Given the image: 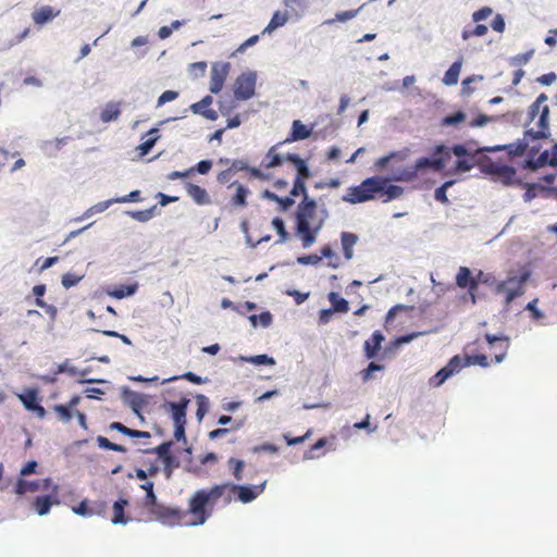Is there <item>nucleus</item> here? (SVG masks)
I'll list each match as a JSON object with an SVG mask.
<instances>
[{
  "instance_id": "27",
  "label": "nucleus",
  "mask_w": 557,
  "mask_h": 557,
  "mask_svg": "<svg viewBox=\"0 0 557 557\" xmlns=\"http://www.w3.org/2000/svg\"><path fill=\"white\" fill-rule=\"evenodd\" d=\"M185 189H186L187 195L194 200V202L196 205L205 206V205L211 203V198H210L208 191L206 190V188H203L197 184L187 182L185 184Z\"/></svg>"
},
{
  "instance_id": "31",
  "label": "nucleus",
  "mask_w": 557,
  "mask_h": 557,
  "mask_svg": "<svg viewBox=\"0 0 557 557\" xmlns=\"http://www.w3.org/2000/svg\"><path fill=\"white\" fill-rule=\"evenodd\" d=\"M39 490V480H26L25 478H17L13 484V492L18 496H24L28 493H35Z\"/></svg>"
},
{
  "instance_id": "44",
  "label": "nucleus",
  "mask_w": 557,
  "mask_h": 557,
  "mask_svg": "<svg viewBox=\"0 0 557 557\" xmlns=\"http://www.w3.org/2000/svg\"><path fill=\"white\" fill-rule=\"evenodd\" d=\"M276 146L271 147L267 152V158H269V162L264 165L267 169H274L282 165L284 162L289 161V152L283 154L275 152Z\"/></svg>"
},
{
  "instance_id": "38",
  "label": "nucleus",
  "mask_w": 557,
  "mask_h": 557,
  "mask_svg": "<svg viewBox=\"0 0 557 557\" xmlns=\"http://www.w3.org/2000/svg\"><path fill=\"white\" fill-rule=\"evenodd\" d=\"M178 380H186L187 382L195 384V385H200V384H203L209 381L208 377H202L193 371H187L180 375H172L170 377L163 379L161 381V384H168V383L175 382Z\"/></svg>"
},
{
  "instance_id": "57",
  "label": "nucleus",
  "mask_w": 557,
  "mask_h": 557,
  "mask_svg": "<svg viewBox=\"0 0 557 557\" xmlns=\"http://www.w3.org/2000/svg\"><path fill=\"white\" fill-rule=\"evenodd\" d=\"M178 116H171L163 120L158 121L141 138L148 136L149 138H157V141L161 138L160 128L161 126L174 122L178 120Z\"/></svg>"
},
{
  "instance_id": "46",
  "label": "nucleus",
  "mask_w": 557,
  "mask_h": 557,
  "mask_svg": "<svg viewBox=\"0 0 557 557\" xmlns=\"http://www.w3.org/2000/svg\"><path fill=\"white\" fill-rule=\"evenodd\" d=\"M162 471L168 480H170L174 473V470L181 467L180 458L174 454L170 457L161 458Z\"/></svg>"
},
{
  "instance_id": "7",
  "label": "nucleus",
  "mask_w": 557,
  "mask_h": 557,
  "mask_svg": "<svg viewBox=\"0 0 557 557\" xmlns=\"http://www.w3.org/2000/svg\"><path fill=\"white\" fill-rule=\"evenodd\" d=\"M484 173L492 174L494 182L500 183L504 186L520 185L517 169L513 165L505 162H494L483 170Z\"/></svg>"
},
{
  "instance_id": "22",
  "label": "nucleus",
  "mask_w": 557,
  "mask_h": 557,
  "mask_svg": "<svg viewBox=\"0 0 557 557\" xmlns=\"http://www.w3.org/2000/svg\"><path fill=\"white\" fill-rule=\"evenodd\" d=\"M420 175L418 169H416V163L411 166H403L393 170L389 174L385 175L391 182H413Z\"/></svg>"
},
{
  "instance_id": "29",
  "label": "nucleus",
  "mask_w": 557,
  "mask_h": 557,
  "mask_svg": "<svg viewBox=\"0 0 557 557\" xmlns=\"http://www.w3.org/2000/svg\"><path fill=\"white\" fill-rule=\"evenodd\" d=\"M359 236L356 233L343 231L341 233V245L344 258L351 260L354 258V246L358 243Z\"/></svg>"
},
{
  "instance_id": "36",
  "label": "nucleus",
  "mask_w": 557,
  "mask_h": 557,
  "mask_svg": "<svg viewBox=\"0 0 557 557\" xmlns=\"http://www.w3.org/2000/svg\"><path fill=\"white\" fill-rule=\"evenodd\" d=\"M173 446H174V442L172 440H166V441H163L162 443H160L156 447L140 449V451L143 454H153L157 456V460L161 461L162 457L168 458V457L174 455V453H172Z\"/></svg>"
},
{
  "instance_id": "24",
  "label": "nucleus",
  "mask_w": 557,
  "mask_h": 557,
  "mask_svg": "<svg viewBox=\"0 0 557 557\" xmlns=\"http://www.w3.org/2000/svg\"><path fill=\"white\" fill-rule=\"evenodd\" d=\"M295 236L301 240V245L304 249L310 248L315 242L318 237L317 230L312 228V224L309 225H295L294 226Z\"/></svg>"
},
{
  "instance_id": "55",
  "label": "nucleus",
  "mask_w": 557,
  "mask_h": 557,
  "mask_svg": "<svg viewBox=\"0 0 557 557\" xmlns=\"http://www.w3.org/2000/svg\"><path fill=\"white\" fill-rule=\"evenodd\" d=\"M90 371H91L90 368H85V369H82V370L78 369L77 375H81L82 377L76 380V383L79 384V385H85V384H110L111 383L109 380L101 379V377H86V375L88 373H90Z\"/></svg>"
},
{
  "instance_id": "39",
  "label": "nucleus",
  "mask_w": 557,
  "mask_h": 557,
  "mask_svg": "<svg viewBox=\"0 0 557 557\" xmlns=\"http://www.w3.org/2000/svg\"><path fill=\"white\" fill-rule=\"evenodd\" d=\"M248 320L252 327H269L273 323V314L270 312V310H263L260 313H252L248 315Z\"/></svg>"
},
{
  "instance_id": "63",
  "label": "nucleus",
  "mask_w": 557,
  "mask_h": 557,
  "mask_svg": "<svg viewBox=\"0 0 557 557\" xmlns=\"http://www.w3.org/2000/svg\"><path fill=\"white\" fill-rule=\"evenodd\" d=\"M540 156H544V162L547 166H557V143L555 141L550 149L541 151Z\"/></svg>"
},
{
  "instance_id": "45",
  "label": "nucleus",
  "mask_w": 557,
  "mask_h": 557,
  "mask_svg": "<svg viewBox=\"0 0 557 557\" xmlns=\"http://www.w3.org/2000/svg\"><path fill=\"white\" fill-rule=\"evenodd\" d=\"M467 120V114L462 110H457L442 117L441 125L444 127L458 126Z\"/></svg>"
},
{
  "instance_id": "2",
  "label": "nucleus",
  "mask_w": 557,
  "mask_h": 557,
  "mask_svg": "<svg viewBox=\"0 0 557 557\" xmlns=\"http://www.w3.org/2000/svg\"><path fill=\"white\" fill-rule=\"evenodd\" d=\"M531 275L532 271L530 269L522 268L519 273L509 274L505 281L496 284V293L505 294L506 307L525 293V285Z\"/></svg>"
},
{
  "instance_id": "4",
  "label": "nucleus",
  "mask_w": 557,
  "mask_h": 557,
  "mask_svg": "<svg viewBox=\"0 0 557 557\" xmlns=\"http://www.w3.org/2000/svg\"><path fill=\"white\" fill-rule=\"evenodd\" d=\"M374 183L375 181L373 176L366 177L359 185L348 187L347 193L342 197V200L350 205L376 200Z\"/></svg>"
},
{
  "instance_id": "5",
  "label": "nucleus",
  "mask_w": 557,
  "mask_h": 557,
  "mask_svg": "<svg viewBox=\"0 0 557 557\" xmlns=\"http://www.w3.org/2000/svg\"><path fill=\"white\" fill-rule=\"evenodd\" d=\"M223 487V495L227 490H236L237 494L234 497V500L239 502L242 504H249L253 502L260 494L263 493L267 486V481H263L260 484L253 485L249 483L238 484L231 481H226L221 483Z\"/></svg>"
},
{
  "instance_id": "1",
  "label": "nucleus",
  "mask_w": 557,
  "mask_h": 557,
  "mask_svg": "<svg viewBox=\"0 0 557 557\" xmlns=\"http://www.w3.org/2000/svg\"><path fill=\"white\" fill-rule=\"evenodd\" d=\"M223 497V487L220 484H213L210 488H199L194 492L188 499L186 515L194 517L193 520L185 523L186 527L194 528L203 525L212 516L214 506Z\"/></svg>"
},
{
  "instance_id": "49",
  "label": "nucleus",
  "mask_w": 557,
  "mask_h": 557,
  "mask_svg": "<svg viewBox=\"0 0 557 557\" xmlns=\"http://www.w3.org/2000/svg\"><path fill=\"white\" fill-rule=\"evenodd\" d=\"M475 165L474 154H470L467 157L456 158L453 172H470Z\"/></svg>"
},
{
  "instance_id": "19",
  "label": "nucleus",
  "mask_w": 557,
  "mask_h": 557,
  "mask_svg": "<svg viewBox=\"0 0 557 557\" xmlns=\"http://www.w3.org/2000/svg\"><path fill=\"white\" fill-rule=\"evenodd\" d=\"M129 507V499L125 496H119L112 505L111 523L113 525H126L131 518L126 515V509Z\"/></svg>"
},
{
  "instance_id": "20",
  "label": "nucleus",
  "mask_w": 557,
  "mask_h": 557,
  "mask_svg": "<svg viewBox=\"0 0 557 557\" xmlns=\"http://www.w3.org/2000/svg\"><path fill=\"white\" fill-rule=\"evenodd\" d=\"M482 152H498V151H507L509 156L519 157L524 154L525 152V143L523 140L517 139L510 144L504 145H494V146H482Z\"/></svg>"
},
{
  "instance_id": "9",
  "label": "nucleus",
  "mask_w": 557,
  "mask_h": 557,
  "mask_svg": "<svg viewBox=\"0 0 557 557\" xmlns=\"http://www.w3.org/2000/svg\"><path fill=\"white\" fill-rule=\"evenodd\" d=\"M455 284L457 287L471 294V302L473 305L478 302L481 297L479 294L480 285L474 277V271L472 269L466 265L459 267L455 275Z\"/></svg>"
},
{
  "instance_id": "48",
  "label": "nucleus",
  "mask_w": 557,
  "mask_h": 557,
  "mask_svg": "<svg viewBox=\"0 0 557 557\" xmlns=\"http://www.w3.org/2000/svg\"><path fill=\"white\" fill-rule=\"evenodd\" d=\"M544 166H547L544 162V156L540 154L537 157L529 156L521 162V168L531 173L537 172Z\"/></svg>"
},
{
  "instance_id": "43",
  "label": "nucleus",
  "mask_w": 557,
  "mask_h": 557,
  "mask_svg": "<svg viewBox=\"0 0 557 557\" xmlns=\"http://www.w3.org/2000/svg\"><path fill=\"white\" fill-rule=\"evenodd\" d=\"M271 225L278 236L275 244H284L290 238V234L286 230V224L283 218L274 216L271 221Z\"/></svg>"
},
{
  "instance_id": "11",
  "label": "nucleus",
  "mask_w": 557,
  "mask_h": 557,
  "mask_svg": "<svg viewBox=\"0 0 557 557\" xmlns=\"http://www.w3.org/2000/svg\"><path fill=\"white\" fill-rule=\"evenodd\" d=\"M461 371L460 355L453 356L447 363L441 368L429 380L432 387H441L448 379Z\"/></svg>"
},
{
  "instance_id": "54",
  "label": "nucleus",
  "mask_w": 557,
  "mask_h": 557,
  "mask_svg": "<svg viewBox=\"0 0 557 557\" xmlns=\"http://www.w3.org/2000/svg\"><path fill=\"white\" fill-rule=\"evenodd\" d=\"M412 309H413V306H408V305H404V304L394 305L393 307H391L388 309V311L386 312V314L384 317L385 325L393 323L400 312L409 311Z\"/></svg>"
},
{
  "instance_id": "35",
  "label": "nucleus",
  "mask_w": 557,
  "mask_h": 557,
  "mask_svg": "<svg viewBox=\"0 0 557 557\" xmlns=\"http://www.w3.org/2000/svg\"><path fill=\"white\" fill-rule=\"evenodd\" d=\"M326 297L331 304V310L334 311L335 313L344 314L350 310L349 301L346 298L342 297L337 292L332 290L327 294Z\"/></svg>"
},
{
  "instance_id": "17",
  "label": "nucleus",
  "mask_w": 557,
  "mask_h": 557,
  "mask_svg": "<svg viewBox=\"0 0 557 557\" xmlns=\"http://www.w3.org/2000/svg\"><path fill=\"white\" fill-rule=\"evenodd\" d=\"M153 515H156L157 520L161 523L171 524L181 521L186 516V511L180 507L160 505Z\"/></svg>"
},
{
  "instance_id": "8",
  "label": "nucleus",
  "mask_w": 557,
  "mask_h": 557,
  "mask_svg": "<svg viewBox=\"0 0 557 557\" xmlns=\"http://www.w3.org/2000/svg\"><path fill=\"white\" fill-rule=\"evenodd\" d=\"M373 178L375 181V199L381 198L383 203L398 199L405 191L403 186L393 184L383 175H373Z\"/></svg>"
},
{
  "instance_id": "61",
  "label": "nucleus",
  "mask_w": 557,
  "mask_h": 557,
  "mask_svg": "<svg viewBox=\"0 0 557 557\" xmlns=\"http://www.w3.org/2000/svg\"><path fill=\"white\" fill-rule=\"evenodd\" d=\"M539 299L534 298L527 304L524 310L530 312V318L533 321H540L545 318V313L537 307Z\"/></svg>"
},
{
  "instance_id": "40",
  "label": "nucleus",
  "mask_w": 557,
  "mask_h": 557,
  "mask_svg": "<svg viewBox=\"0 0 557 557\" xmlns=\"http://www.w3.org/2000/svg\"><path fill=\"white\" fill-rule=\"evenodd\" d=\"M121 115L120 104L113 101L108 102L100 113L102 123H111L119 119Z\"/></svg>"
},
{
  "instance_id": "52",
  "label": "nucleus",
  "mask_w": 557,
  "mask_h": 557,
  "mask_svg": "<svg viewBox=\"0 0 557 557\" xmlns=\"http://www.w3.org/2000/svg\"><path fill=\"white\" fill-rule=\"evenodd\" d=\"M364 7H366V3L361 4L358 9L338 11L335 13V17L333 20L326 21V23L327 24H332L334 22L346 23V22L355 18Z\"/></svg>"
},
{
  "instance_id": "28",
  "label": "nucleus",
  "mask_w": 557,
  "mask_h": 557,
  "mask_svg": "<svg viewBox=\"0 0 557 557\" xmlns=\"http://www.w3.org/2000/svg\"><path fill=\"white\" fill-rule=\"evenodd\" d=\"M463 64V57L459 55L446 70L442 83L446 86H456Z\"/></svg>"
},
{
  "instance_id": "62",
  "label": "nucleus",
  "mask_w": 557,
  "mask_h": 557,
  "mask_svg": "<svg viewBox=\"0 0 557 557\" xmlns=\"http://www.w3.org/2000/svg\"><path fill=\"white\" fill-rule=\"evenodd\" d=\"M487 32H488V28L485 24L476 23V25L473 27L472 30H468V29L463 28L461 32V38L463 40H468L472 36L483 37L484 35H486Z\"/></svg>"
},
{
  "instance_id": "13",
  "label": "nucleus",
  "mask_w": 557,
  "mask_h": 557,
  "mask_svg": "<svg viewBox=\"0 0 557 557\" xmlns=\"http://www.w3.org/2000/svg\"><path fill=\"white\" fill-rule=\"evenodd\" d=\"M189 404L190 399L182 395L177 401L165 400L161 408L170 414L173 423L185 422L187 421L186 416Z\"/></svg>"
},
{
  "instance_id": "23",
  "label": "nucleus",
  "mask_w": 557,
  "mask_h": 557,
  "mask_svg": "<svg viewBox=\"0 0 557 557\" xmlns=\"http://www.w3.org/2000/svg\"><path fill=\"white\" fill-rule=\"evenodd\" d=\"M139 283L137 281H134L128 284L114 285L113 287L107 289V295L114 299L121 300L134 296L137 293Z\"/></svg>"
},
{
  "instance_id": "18",
  "label": "nucleus",
  "mask_w": 557,
  "mask_h": 557,
  "mask_svg": "<svg viewBox=\"0 0 557 557\" xmlns=\"http://www.w3.org/2000/svg\"><path fill=\"white\" fill-rule=\"evenodd\" d=\"M315 125L317 123L306 125L300 120H294L284 143H295L308 139L312 135Z\"/></svg>"
},
{
  "instance_id": "53",
  "label": "nucleus",
  "mask_w": 557,
  "mask_h": 557,
  "mask_svg": "<svg viewBox=\"0 0 557 557\" xmlns=\"http://www.w3.org/2000/svg\"><path fill=\"white\" fill-rule=\"evenodd\" d=\"M401 347L403 346L400 345V343L398 342V339L395 336L383 348L381 356H380V360L395 358Z\"/></svg>"
},
{
  "instance_id": "10",
  "label": "nucleus",
  "mask_w": 557,
  "mask_h": 557,
  "mask_svg": "<svg viewBox=\"0 0 557 557\" xmlns=\"http://www.w3.org/2000/svg\"><path fill=\"white\" fill-rule=\"evenodd\" d=\"M317 211L318 201L309 195H306V197L301 198L294 212L295 225L312 224V221L317 215Z\"/></svg>"
},
{
  "instance_id": "51",
  "label": "nucleus",
  "mask_w": 557,
  "mask_h": 557,
  "mask_svg": "<svg viewBox=\"0 0 557 557\" xmlns=\"http://www.w3.org/2000/svg\"><path fill=\"white\" fill-rule=\"evenodd\" d=\"M307 180L308 178L301 177L300 175H295L293 181V187L289 191V195L293 196L294 198H297L299 196H301L302 198L306 197V195H309L306 186Z\"/></svg>"
},
{
  "instance_id": "59",
  "label": "nucleus",
  "mask_w": 557,
  "mask_h": 557,
  "mask_svg": "<svg viewBox=\"0 0 557 557\" xmlns=\"http://www.w3.org/2000/svg\"><path fill=\"white\" fill-rule=\"evenodd\" d=\"M228 466L235 480L240 481L243 479V472L246 466L245 461L235 457H231L228 459Z\"/></svg>"
},
{
  "instance_id": "15",
  "label": "nucleus",
  "mask_w": 557,
  "mask_h": 557,
  "mask_svg": "<svg viewBox=\"0 0 557 557\" xmlns=\"http://www.w3.org/2000/svg\"><path fill=\"white\" fill-rule=\"evenodd\" d=\"M385 342V335L381 330L372 332L371 336L363 342L362 351L367 360L380 359L383 350V343Z\"/></svg>"
},
{
  "instance_id": "37",
  "label": "nucleus",
  "mask_w": 557,
  "mask_h": 557,
  "mask_svg": "<svg viewBox=\"0 0 557 557\" xmlns=\"http://www.w3.org/2000/svg\"><path fill=\"white\" fill-rule=\"evenodd\" d=\"M55 15L57 13L52 7L42 5L33 12L32 17L36 25L42 26L51 22Z\"/></svg>"
},
{
  "instance_id": "50",
  "label": "nucleus",
  "mask_w": 557,
  "mask_h": 557,
  "mask_svg": "<svg viewBox=\"0 0 557 557\" xmlns=\"http://www.w3.org/2000/svg\"><path fill=\"white\" fill-rule=\"evenodd\" d=\"M385 369V366L371 360L368 366L362 369L359 374L363 383L371 381L374 377L375 372H381Z\"/></svg>"
},
{
  "instance_id": "16",
  "label": "nucleus",
  "mask_w": 557,
  "mask_h": 557,
  "mask_svg": "<svg viewBox=\"0 0 557 557\" xmlns=\"http://www.w3.org/2000/svg\"><path fill=\"white\" fill-rule=\"evenodd\" d=\"M231 64L228 62H216L211 66V79L209 90L213 95L221 92L223 85L230 72Z\"/></svg>"
},
{
  "instance_id": "12",
  "label": "nucleus",
  "mask_w": 557,
  "mask_h": 557,
  "mask_svg": "<svg viewBox=\"0 0 557 557\" xmlns=\"http://www.w3.org/2000/svg\"><path fill=\"white\" fill-rule=\"evenodd\" d=\"M120 396L135 416H139V411H143L149 403L147 395L135 392L127 385L121 387Z\"/></svg>"
},
{
  "instance_id": "47",
  "label": "nucleus",
  "mask_w": 557,
  "mask_h": 557,
  "mask_svg": "<svg viewBox=\"0 0 557 557\" xmlns=\"http://www.w3.org/2000/svg\"><path fill=\"white\" fill-rule=\"evenodd\" d=\"M195 399L197 404L196 419L201 422L210 410V399L203 394H196Z\"/></svg>"
},
{
  "instance_id": "14",
  "label": "nucleus",
  "mask_w": 557,
  "mask_h": 557,
  "mask_svg": "<svg viewBox=\"0 0 557 557\" xmlns=\"http://www.w3.org/2000/svg\"><path fill=\"white\" fill-rule=\"evenodd\" d=\"M59 504L60 499L58 497V491L57 487H53V492L35 496L32 500L30 507L39 517H45L50 513L53 505Z\"/></svg>"
},
{
  "instance_id": "26",
  "label": "nucleus",
  "mask_w": 557,
  "mask_h": 557,
  "mask_svg": "<svg viewBox=\"0 0 557 557\" xmlns=\"http://www.w3.org/2000/svg\"><path fill=\"white\" fill-rule=\"evenodd\" d=\"M39 394L40 389L38 386H28L25 387L21 393L16 394V396L22 403L23 407L29 411L32 407L41 401Z\"/></svg>"
},
{
  "instance_id": "34",
  "label": "nucleus",
  "mask_w": 557,
  "mask_h": 557,
  "mask_svg": "<svg viewBox=\"0 0 557 557\" xmlns=\"http://www.w3.org/2000/svg\"><path fill=\"white\" fill-rule=\"evenodd\" d=\"M289 163L296 170V175H300L301 177L310 178L312 176L311 169L308 164V161L302 159L300 154L296 152H289Z\"/></svg>"
},
{
  "instance_id": "6",
  "label": "nucleus",
  "mask_w": 557,
  "mask_h": 557,
  "mask_svg": "<svg viewBox=\"0 0 557 557\" xmlns=\"http://www.w3.org/2000/svg\"><path fill=\"white\" fill-rule=\"evenodd\" d=\"M257 72L247 71L237 76L233 85L234 99L247 101L256 95Z\"/></svg>"
},
{
  "instance_id": "41",
  "label": "nucleus",
  "mask_w": 557,
  "mask_h": 557,
  "mask_svg": "<svg viewBox=\"0 0 557 557\" xmlns=\"http://www.w3.org/2000/svg\"><path fill=\"white\" fill-rule=\"evenodd\" d=\"M460 366L461 370L466 367L470 366H479L481 368H487L490 366V361L486 355L484 354H473L468 355L465 358L460 356Z\"/></svg>"
},
{
  "instance_id": "3",
  "label": "nucleus",
  "mask_w": 557,
  "mask_h": 557,
  "mask_svg": "<svg viewBox=\"0 0 557 557\" xmlns=\"http://www.w3.org/2000/svg\"><path fill=\"white\" fill-rule=\"evenodd\" d=\"M414 163L420 174L438 172L446 169L449 163L447 144L444 141L435 143L434 146L430 148L428 154L418 158Z\"/></svg>"
},
{
  "instance_id": "60",
  "label": "nucleus",
  "mask_w": 557,
  "mask_h": 557,
  "mask_svg": "<svg viewBox=\"0 0 557 557\" xmlns=\"http://www.w3.org/2000/svg\"><path fill=\"white\" fill-rule=\"evenodd\" d=\"M474 277L479 285L495 286L498 283L492 273L484 272L483 270H475Z\"/></svg>"
},
{
  "instance_id": "30",
  "label": "nucleus",
  "mask_w": 557,
  "mask_h": 557,
  "mask_svg": "<svg viewBox=\"0 0 557 557\" xmlns=\"http://www.w3.org/2000/svg\"><path fill=\"white\" fill-rule=\"evenodd\" d=\"M235 188V193L231 198V203L234 207L244 208L247 206V197L250 194L249 188L246 185L238 183L237 181L231 183L228 188Z\"/></svg>"
},
{
  "instance_id": "64",
  "label": "nucleus",
  "mask_w": 557,
  "mask_h": 557,
  "mask_svg": "<svg viewBox=\"0 0 557 557\" xmlns=\"http://www.w3.org/2000/svg\"><path fill=\"white\" fill-rule=\"evenodd\" d=\"M157 144V138H146L144 141H141L137 147L136 151L138 152L139 158H144L147 154L151 152L153 147Z\"/></svg>"
},
{
  "instance_id": "25",
  "label": "nucleus",
  "mask_w": 557,
  "mask_h": 557,
  "mask_svg": "<svg viewBox=\"0 0 557 557\" xmlns=\"http://www.w3.org/2000/svg\"><path fill=\"white\" fill-rule=\"evenodd\" d=\"M409 157V149L404 148L400 150H392L388 153L377 158L374 162V166L377 169H385L392 162H401Z\"/></svg>"
},
{
  "instance_id": "56",
  "label": "nucleus",
  "mask_w": 557,
  "mask_h": 557,
  "mask_svg": "<svg viewBox=\"0 0 557 557\" xmlns=\"http://www.w3.org/2000/svg\"><path fill=\"white\" fill-rule=\"evenodd\" d=\"M72 512L83 518H89L94 516V512L90 508V502L88 498H84L81 502H78L75 506H73Z\"/></svg>"
},
{
  "instance_id": "33",
  "label": "nucleus",
  "mask_w": 557,
  "mask_h": 557,
  "mask_svg": "<svg viewBox=\"0 0 557 557\" xmlns=\"http://www.w3.org/2000/svg\"><path fill=\"white\" fill-rule=\"evenodd\" d=\"M288 18H289V14L287 11H284V12H282L280 10L275 11L272 14L268 25L261 32V35L272 34L277 28L284 26L288 22Z\"/></svg>"
},
{
  "instance_id": "42",
  "label": "nucleus",
  "mask_w": 557,
  "mask_h": 557,
  "mask_svg": "<svg viewBox=\"0 0 557 557\" xmlns=\"http://www.w3.org/2000/svg\"><path fill=\"white\" fill-rule=\"evenodd\" d=\"M550 132H546L544 128H539L537 131L533 128H527L523 132V138H518L519 140H523L525 143V150L528 149L529 143H533L540 139H548L550 138Z\"/></svg>"
},
{
  "instance_id": "21",
  "label": "nucleus",
  "mask_w": 557,
  "mask_h": 557,
  "mask_svg": "<svg viewBox=\"0 0 557 557\" xmlns=\"http://www.w3.org/2000/svg\"><path fill=\"white\" fill-rule=\"evenodd\" d=\"M481 147L476 140H469L460 144H453L451 146L447 145V150L449 153V160L451 156L455 154L456 158L467 157L470 154H474L475 152H482Z\"/></svg>"
},
{
  "instance_id": "58",
  "label": "nucleus",
  "mask_w": 557,
  "mask_h": 557,
  "mask_svg": "<svg viewBox=\"0 0 557 557\" xmlns=\"http://www.w3.org/2000/svg\"><path fill=\"white\" fill-rule=\"evenodd\" d=\"M54 412L63 423L70 422L75 417L76 410H71L65 404H55L53 406Z\"/></svg>"
},
{
  "instance_id": "32",
  "label": "nucleus",
  "mask_w": 557,
  "mask_h": 557,
  "mask_svg": "<svg viewBox=\"0 0 557 557\" xmlns=\"http://www.w3.org/2000/svg\"><path fill=\"white\" fill-rule=\"evenodd\" d=\"M237 360L246 363L253 364L256 367H273L276 364V360L268 355V354H258V355H250V356H244L239 355L237 357Z\"/></svg>"
}]
</instances>
